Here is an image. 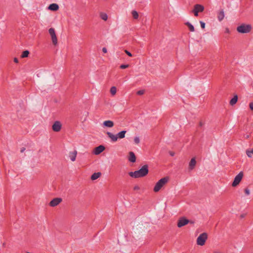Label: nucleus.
<instances>
[{"label": "nucleus", "mask_w": 253, "mask_h": 253, "mask_svg": "<svg viewBox=\"0 0 253 253\" xmlns=\"http://www.w3.org/2000/svg\"><path fill=\"white\" fill-rule=\"evenodd\" d=\"M200 25L203 29H204L205 28V23L203 21H200Z\"/></svg>", "instance_id": "obj_31"}, {"label": "nucleus", "mask_w": 253, "mask_h": 253, "mask_svg": "<svg viewBox=\"0 0 253 253\" xmlns=\"http://www.w3.org/2000/svg\"><path fill=\"white\" fill-rule=\"evenodd\" d=\"M186 25L187 26V27L189 28V30L191 31V32H193L194 31V26L191 24H190V23L189 22H187L186 23Z\"/></svg>", "instance_id": "obj_24"}, {"label": "nucleus", "mask_w": 253, "mask_h": 253, "mask_svg": "<svg viewBox=\"0 0 253 253\" xmlns=\"http://www.w3.org/2000/svg\"><path fill=\"white\" fill-rule=\"evenodd\" d=\"M117 92V88L115 86H112L111 87L110 89V92L112 95H114L116 94Z\"/></svg>", "instance_id": "obj_26"}, {"label": "nucleus", "mask_w": 253, "mask_h": 253, "mask_svg": "<svg viewBox=\"0 0 253 253\" xmlns=\"http://www.w3.org/2000/svg\"><path fill=\"white\" fill-rule=\"evenodd\" d=\"M129 67V65H128V64H126V65H124V64H123V65H121L120 66V68H121V69H126V68H127V67Z\"/></svg>", "instance_id": "obj_29"}, {"label": "nucleus", "mask_w": 253, "mask_h": 253, "mask_svg": "<svg viewBox=\"0 0 253 253\" xmlns=\"http://www.w3.org/2000/svg\"><path fill=\"white\" fill-rule=\"evenodd\" d=\"M62 127V124L60 122L55 121L52 126V130L55 132H59Z\"/></svg>", "instance_id": "obj_7"}, {"label": "nucleus", "mask_w": 253, "mask_h": 253, "mask_svg": "<svg viewBox=\"0 0 253 253\" xmlns=\"http://www.w3.org/2000/svg\"><path fill=\"white\" fill-rule=\"evenodd\" d=\"M249 106L251 110H253V102L250 103Z\"/></svg>", "instance_id": "obj_34"}, {"label": "nucleus", "mask_w": 253, "mask_h": 253, "mask_svg": "<svg viewBox=\"0 0 253 253\" xmlns=\"http://www.w3.org/2000/svg\"><path fill=\"white\" fill-rule=\"evenodd\" d=\"M244 191L246 195H249L250 194V191L248 188H245Z\"/></svg>", "instance_id": "obj_28"}, {"label": "nucleus", "mask_w": 253, "mask_h": 253, "mask_svg": "<svg viewBox=\"0 0 253 253\" xmlns=\"http://www.w3.org/2000/svg\"><path fill=\"white\" fill-rule=\"evenodd\" d=\"M190 222V220L186 219L184 217H182L179 219L177 222V226L179 228H180L182 226H184L187 224H188Z\"/></svg>", "instance_id": "obj_6"}, {"label": "nucleus", "mask_w": 253, "mask_h": 253, "mask_svg": "<svg viewBox=\"0 0 253 253\" xmlns=\"http://www.w3.org/2000/svg\"><path fill=\"white\" fill-rule=\"evenodd\" d=\"M101 175V172H95L91 176V179L92 180H95L98 178Z\"/></svg>", "instance_id": "obj_19"}, {"label": "nucleus", "mask_w": 253, "mask_h": 253, "mask_svg": "<svg viewBox=\"0 0 253 253\" xmlns=\"http://www.w3.org/2000/svg\"><path fill=\"white\" fill-rule=\"evenodd\" d=\"M148 166L145 165L140 169L134 172H129L128 174L132 177L137 178L146 176L148 173Z\"/></svg>", "instance_id": "obj_1"}, {"label": "nucleus", "mask_w": 253, "mask_h": 253, "mask_svg": "<svg viewBox=\"0 0 253 253\" xmlns=\"http://www.w3.org/2000/svg\"><path fill=\"white\" fill-rule=\"evenodd\" d=\"M50 34L53 44L54 46H57L58 45V41L56 33H50Z\"/></svg>", "instance_id": "obj_10"}, {"label": "nucleus", "mask_w": 253, "mask_h": 253, "mask_svg": "<svg viewBox=\"0 0 253 253\" xmlns=\"http://www.w3.org/2000/svg\"><path fill=\"white\" fill-rule=\"evenodd\" d=\"M193 12L194 13V14L195 16H198V12L195 11L194 9L193 10Z\"/></svg>", "instance_id": "obj_33"}, {"label": "nucleus", "mask_w": 253, "mask_h": 253, "mask_svg": "<svg viewBox=\"0 0 253 253\" xmlns=\"http://www.w3.org/2000/svg\"><path fill=\"white\" fill-rule=\"evenodd\" d=\"M77 155V151L74 150L69 153V157L72 162H74L76 160Z\"/></svg>", "instance_id": "obj_15"}, {"label": "nucleus", "mask_w": 253, "mask_h": 253, "mask_svg": "<svg viewBox=\"0 0 253 253\" xmlns=\"http://www.w3.org/2000/svg\"><path fill=\"white\" fill-rule=\"evenodd\" d=\"M108 136L111 139L112 142H116L118 140V137L117 134L115 135L110 132H107L106 133Z\"/></svg>", "instance_id": "obj_11"}, {"label": "nucleus", "mask_w": 253, "mask_h": 253, "mask_svg": "<svg viewBox=\"0 0 253 253\" xmlns=\"http://www.w3.org/2000/svg\"><path fill=\"white\" fill-rule=\"evenodd\" d=\"M194 9L198 12H201L204 11V7L202 5L197 4L194 5Z\"/></svg>", "instance_id": "obj_16"}, {"label": "nucleus", "mask_w": 253, "mask_h": 253, "mask_svg": "<svg viewBox=\"0 0 253 253\" xmlns=\"http://www.w3.org/2000/svg\"><path fill=\"white\" fill-rule=\"evenodd\" d=\"M169 177H165L159 180L156 184L154 191L155 192H158L168 182Z\"/></svg>", "instance_id": "obj_2"}, {"label": "nucleus", "mask_w": 253, "mask_h": 253, "mask_svg": "<svg viewBox=\"0 0 253 253\" xmlns=\"http://www.w3.org/2000/svg\"><path fill=\"white\" fill-rule=\"evenodd\" d=\"M29 54V52L28 50H25L22 52V54L21 55L22 58H25L28 56Z\"/></svg>", "instance_id": "obj_25"}, {"label": "nucleus", "mask_w": 253, "mask_h": 253, "mask_svg": "<svg viewBox=\"0 0 253 253\" xmlns=\"http://www.w3.org/2000/svg\"><path fill=\"white\" fill-rule=\"evenodd\" d=\"M224 17V13L223 10H221L218 13L217 18L219 21H222Z\"/></svg>", "instance_id": "obj_20"}, {"label": "nucleus", "mask_w": 253, "mask_h": 253, "mask_svg": "<svg viewBox=\"0 0 253 253\" xmlns=\"http://www.w3.org/2000/svg\"><path fill=\"white\" fill-rule=\"evenodd\" d=\"M134 142L136 144H138L140 143V139L139 137L136 136L134 138Z\"/></svg>", "instance_id": "obj_27"}, {"label": "nucleus", "mask_w": 253, "mask_h": 253, "mask_svg": "<svg viewBox=\"0 0 253 253\" xmlns=\"http://www.w3.org/2000/svg\"><path fill=\"white\" fill-rule=\"evenodd\" d=\"M105 150V147L103 145H100L95 147L93 150V153L95 155H99Z\"/></svg>", "instance_id": "obj_9"}, {"label": "nucleus", "mask_w": 253, "mask_h": 253, "mask_svg": "<svg viewBox=\"0 0 253 253\" xmlns=\"http://www.w3.org/2000/svg\"><path fill=\"white\" fill-rule=\"evenodd\" d=\"M253 29L251 24H242L237 28V32H250Z\"/></svg>", "instance_id": "obj_4"}, {"label": "nucleus", "mask_w": 253, "mask_h": 253, "mask_svg": "<svg viewBox=\"0 0 253 253\" xmlns=\"http://www.w3.org/2000/svg\"><path fill=\"white\" fill-rule=\"evenodd\" d=\"M25 150V148H21V149L20 150V152L21 153H23Z\"/></svg>", "instance_id": "obj_39"}, {"label": "nucleus", "mask_w": 253, "mask_h": 253, "mask_svg": "<svg viewBox=\"0 0 253 253\" xmlns=\"http://www.w3.org/2000/svg\"><path fill=\"white\" fill-rule=\"evenodd\" d=\"M213 253H223L220 251L215 250L213 252Z\"/></svg>", "instance_id": "obj_35"}, {"label": "nucleus", "mask_w": 253, "mask_h": 253, "mask_svg": "<svg viewBox=\"0 0 253 253\" xmlns=\"http://www.w3.org/2000/svg\"><path fill=\"white\" fill-rule=\"evenodd\" d=\"M62 201V199L60 198H55L51 200L49 205L50 207H54L59 205Z\"/></svg>", "instance_id": "obj_8"}, {"label": "nucleus", "mask_w": 253, "mask_h": 253, "mask_svg": "<svg viewBox=\"0 0 253 253\" xmlns=\"http://www.w3.org/2000/svg\"><path fill=\"white\" fill-rule=\"evenodd\" d=\"M48 32H54V30L53 28H50Z\"/></svg>", "instance_id": "obj_40"}, {"label": "nucleus", "mask_w": 253, "mask_h": 253, "mask_svg": "<svg viewBox=\"0 0 253 253\" xmlns=\"http://www.w3.org/2000/svg\"><path fill=\"white\" fill-rule=\"evenodd\" d=\"M196 165V159H195V158H193L191 160V161H190V163L189 164V169L190 170H191L193 169H194Z\"/></svg>", "instance_id": "obj_12"}, {"label": "nucleus", "mask_w": 253, "mask_h": 253, "mask_svg": "<svg viewBox=\"0 0 253 253\" xmlns=\"http://www.w3.org/2000/svg\"><path fill=\"white\" fill-rule=\"evenodd\" d=\"M139 187H138V186H135V187H134V190H138V189H139Z\"/></svg>", "instance_id": "obj_41"}, {"label": "nucleus", "mask_w": 253, "mask_h": 253, "mask_svg": "<svg viewBox=\"0 0 253 253\" xmlns=\"http://www.w3.org/2000/svg\"><path fill=\"white\" fill-rule=\"evenodd\" d=\"M243 175L244 174L242 171H241L238 175H237L234 178V180L232 184V186L233 187L237 186L242 180Z\"/></svg>", "instance_id": "obj_5"}, {"label": "nucleus", "mask_w": 253, "mask_h": 253, "mask_svg": "<svg viewBox=\"0 0 253 253\" xmlns=\"http://www.w3.org/2000/svg\"><path fill=\"white\" fill-rule=\"evenodd\" d=\"M102 51H103L104 53H107V48H106V47H103V48H102Z\"/></svg>", "instance_id": "obj_36"}, {"label": "nucleus", "mask_w": 253, "mask_h": 253, "mask_svg": "<svg viewBox=\"0 0 253 253\" xmlns=\"http://www.w3.org/2000/svg\"><path fill=\"white\" fill-rule=\"evenodd\" d=\"M5 243H3V244H2V246H3V247H5Z\"/></svg>", "instance_id": "obj_44"}, {"label": "nucleus", "mask_w": 253, "mask_h": 253, "mask_svg": "<svg viewBox=\"0 0 253 253\" xmlns=\"http://www.w3.org/2000/svg\"><path fill=\"white\" fill-rule=\"evenodd\" d=\"M131 14H132V15L134 19H138V18L139 17V15H138V12L136 11L132 10L131 12Z\"/></svg>", "instance_id": "obj_23"}, {"label": "nucleus", "mask_w": 253, "mask_h": 253, "mask_svg": "<svg viewBox=\"0 0 253 253\" xmlns=\"http://www.w3.org/2000/svg\"><path fill=\"white\" fill-rule=\"evenodd\" d=\"M208 239V235L206 233L200 234L197 239V244L199 246H204Z\"/></svg>", "instance_id": "obj_3"}, {"label": "nucleus", "mask_w": 253, "mask_h": 253, "mask_svg": "<svg viewBox=\"0 0 253 253\" xmlns=\"http://www.w3.org/2000/svg\"><path fill=\"white\" fill-rule=\"evenodd\" d=\"M13 60L15 63H18V59L17 58L15 57Z\"/></svg>", "instance_id": "obj_38"}, {"label": "nucleus", "mask_w": 253, "mask_h": 253, "mask_svg": "<svg viewBox=\"0 0 253 253\" xmlns=\"http://www.w3.org/2000/svg\"><path fill=\"white\" fill-rule=\"evenodd\" d=\"M144 93V90H139L137 92V94L139 95H142Z\"/></svg>", "instance_id": "obj_30"}, {"label": "nucleus", "mask_w": 253, "mask_h": 253, "mask_svg": "<svg viewBox=\"0 0 253 253\" xmlns=\"http://www.w3.org/2000/svg\"><path fill=\"white\" fill-rule=\"evenodd\" d=\"M126 133V131L122 130L117 134L118 138L123 139L125 137V135Z\"/></svg>", "instance_id": "obj_18"}, {"label": "nucleus", "mask_w": 253, "mask_h": 253, "mask_svg": "<svg viewBox=\"0 0 253 253\" xmlns=\"http://www.w3.org/2000/svg\"><path fill=\"white\" fill-rule=\"evenodd\" d=\"M238 100V96L237 95H235L233 98H232L230 101V104L231 105H234L235 104Z\"/></svg>", "instance_id": "obj_21"}, {"label": "nucleus", "mask_w": 253, "mask_h": 253, "mask_svg": "<svg viewBox=\"0 0 253 253\" xmlns=\"http://www.w3.org/2000/svg\"><path fill=\"white\" fill-rule=\"evenodd\" d=\"M100 18L104 21H107L108 19V15L106 13L104 12L100 13Z\"/></svg>", "instance_id": "obj_22"}, {"label": "nucleus", "mask_w": 253, "mask_h": 253, "mask_svg": "<svg viewBox=\"0 0 253 253\" xmlns=\"http://www.w3.org/2000/svg\"><path fill=\"white\" fill-rule=\"evenodd\" d=\"M200 126H202L203 125V124L202 122H200L199 124Z\"/></svg>", "instance_id": "obj_42"}, {"label": "nucleus", "mask_w": 253, "mask_h": 253, "mask_svg": "<svg viewBox=\"0 0 253 253\" xmlns=\"http://www.w3.org/2000/svg\"><path fill=\"white\" fill-rule=\"evenodd\" d=\"M59 5L56 3H52L50 4L48 9L51 11H56L59 9Z\"/></svg>", "instance_id": "obj_13"}, {"label": "nucleus", "mask_w": 253, "mask_h": 253, "mask_svg": "<svg viewBox=\"0 0 253 253\" xmlns=\"http://www.w3.org/2000/svg\"><path fill=\"white\" fill-rule=\"evenodd\" d=\"M103 125L104 126L107 127H112L114 126V124L113 121L108 120L104 121L103 123Z\"/></svg>", "instance_id": "obj_17"}, {"label": "nucleus", "mask_w": 253, "mask_h": 253, "mask_svg": "<svg viewBox=\"0 0 253 253\" xmlns=\"http://www.w3.org/2000/svg\"><path fill=\"white\" fill-rule=\"evenodd\" d=\"M128 161L132 163H134L136 161V157L133 152H129L128 153Z\"/></svg>", "instance_id": "obj_14"}, {"label": "nucleus", "mask_w": 253, "mask_h": 253, "mask_svg": "<svg viewBox=\"0 0 253 253\" xmlns=\"http://www.w3.org/2000/svg\"><path fill=\"white\" fill-rule=\"evenodd\" d=\"M125 53H126L128 56H130V57H131V56H132V54H131V53L130 52H129L128 51H127V50H125Z\"/></svg>", "instance_id": "obj_32"}, {"label": "nucleus", "mask_w": 253, "mask_h": 253, "mask_svg": "<svg viewBox=\"0 0 253 253\" xmlns=\"http://www.w3.org/2000/svg\"><path fill=\"white\" fill-rule=\"evenodd\" d=\"M169 155H170L171 156H173L174 155V154H175L174 152H171V151H170V152H169Z\"/></svg>", "instance_id": "obj_37"}, {"label": "nucleus", "mask_w": 253, "mask_h": 253, "mask_svg": "<svg viewBox=\"0 0 253 253\" xmlns=\"http://www.w3.org/2000/svg\"><path fill=\"white\" fill-rule=\"evenodd\" d=\"M194 222L193 221H191L190 220V222L189 223H191V224H194Z\"/></svg>", "instance_id": "obj_43"}]
</instances>
